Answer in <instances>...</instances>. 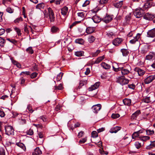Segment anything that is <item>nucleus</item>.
<instances>
[{"label":"nucleus","instance_id":"nucleus-1","mask_svg":"<svg viewBox=\"0 0 155 155\" xmlns=\"http://www.w3.org/2000/svg\"><path fill=\"white\" fill-rule=\"evenodd\" d=\"M116 82L123 86L128 84L129 82V80L125 78L124 76H122L117 78Z\"/></svg>","mask_w":155,"mask_h":155},{"label":"nucleus","instance_id":"nucleus-2","mask_svg":"<svg viewBox=\"0 0 155 155\" xmlns=\"http://www.w3.org/2000/svg\"><path fill=\"white\" fill-rule=\"evenodd\" d=\"M5 134L8 135H13L14 134V129L12 126H7L5 127Z\"/></svg>","mask_w":155,"mask_h":155},{"label":"nucleus","instance_id":"nucleus-3","mask_svg":"<svg viewBox=\"0 0 155 155\" xmlns=\"http://www.w3.org/2000/svg\"><path fill=\"white\" fill-rule=\"evenodd\" d=\"M144 10L141 8L137 9L134 12V14L137 18H140L143 16V14L144 13Z\"/></svg>","mask_w":155,"mask_h":155},{"label":"nucleus","instance_id":"nucleus-4","mask_svg":"<svg viewBox=\"0 0 155 155\" xmlns=\"http://www.w3.org/2000/svg\"><path fill=\"white\" fill-rule=\"evenodd\" d=\"M101 108V104H98L93 105L91 109L93 112L95 113H97L98 111L100 110Z\"/></svg>","mask_w":155,"mask_h":155},{"label":"nucleus","instance_id":"nucleus-5","mask_svg":"<svg viewBox=\"0 0 155 155\" xmlns=\"http://www.w3.org/2000/svg\"><path fill=\"white\" fill-rule=\"evenodd\" d=\"M150 46L148 45H146L143 47L140 50V53L142 54H145L150 49Z\"/></svg>","mask_w":155,"mask_h":155},{"label":"nucleus","instance_id":"nucleus-6","mask_svg":"<svg viewBox=\"0 0 155 155\" xmlns=\"http://www.w3.org/2000/svg\"><path fill=\"white\" fill-rule=\"evenodd\" d=\"M155 79V75H150L144 80V82L146 84H148L152 82Z\"/></svg>","mask_w":155,"mask_h":155},{"label":"nucleus","instance_id":"nucleus-7","mask_svg":"<svg viewBox=\"0 0 155 155\" xmlns=\"http://www.w3.org/2000/svg\"><path fill=\"white\" fill-rule=\"evenodd\" d=\"M45 7H45V4L44 3L42 2L39 3V9L40 10L41 12L42 11V12L43 13L45 16L46 17H47L48 15H46L45 13H46V12H45L46 11V10L45 9H44V8Z\"/></svg>","mask_w":155,"mask_h":155},{"label":"nucleus","instance_id":"nucleus-8","mask_svg":"<svg viewBox=\"0 0 155 155\" xmlns=\"http://www.w3.org/2000/svg\"><path fill=\"white\" fill-rule=\"evenodd\" d=\"M147 36L151 38H153L155 37V28H154L148 31Z\"/></svg>","mask_w":155,"mask_h":155},{"label":"nucleus","instance_id":"nucleus-9","mask_svg":"<svg viewBox=\"0 0 155 155\" xmlns=\"http://www.w3.org/2000/svg\"><path fill=\"white\" fill-rule=\"evenodd\" d=\"M112 20V18L109 15L107 14L106 16L103 18L101 19L104 22L106 23H107L110 21Z\"/></svg>","mask_w":155,"mask_h":155},{"label":"nucleus","instance_id":"nucleus-10","mask_svg":"<svg viewBox=\"0 0 155 155\" xmlns=\"http://www.w3.org/2000/svg\"><path fill=\"white\" fill-rule=\"evenodd\" d=\"M154 18V16L153 15L148 13H146L143 16L144 19L149 20H152Z\"/></svg>","mask_w":155,"mask_h":155},{"label":"nucleus","instance_id":"nucleus-11","mask_svg":"<svg viewBox=\"0 0 155 155\" xmlns=\"http://www.w3.org/2000/svg\"><path fill=\"white\" fill-rule=\"evenodd\" d=\"M100 84V82H96L94 85L89 88L88 90L89 91H92L97 88L99 86Z\"/></svg>","mask_w":155,"mask_h":155},{"label":"nucleus","instance_id":"nucleus-12","mask_svg":"<svg viewBox=\"0 0 155 155\" xmlns=\"http://www.w3.org/2000/svg\"><path fill=\"white\" fill-rule=\"evenodd\" d=\"M122 38H117L115 39L113 42V44L115 46H118L122 41Z\"/></svg>","mask_w":155,"mask_h":155},{"label":"nucleus","instance_id":"nucleus-13","mask_svg":"<svg viewBox=\"0 0 155 155\" xmlns=\"http://www.w3.org/2000/svg\"><path fill=\"white\" fill-rule=\"evenodd\" d=\"M121 128L120 127L117 126L112 127L110 129V132L111 133H117L118 131L120 130Z\"/></svg>","mask_w":155,"mask_h":155},{"label":"nucleus","instance_id":"nucleus-14","mask_svg":"<svg viewBox=\"0 0 155 155\" xmlns=\"http://www.w3.org/2000/svg\"><path fill=\"white\" fill-rule=\"evenodd\" d=\"M31 30L32 33H34L32 31V29L31 27L29 25H27L26 24L24 25V31L27 33L28 34L29 32V31Z\"/></svg>","mask_w":155,"mask_h":155},{"label":"nucleus","instance_id":"nucleus-15","mask_svg":"<svg viewBox=\"0 0 155 155\" xmlns=\"http://www.w3.org/2000/svg\"><path fill=\"white\" fill-rule=\"evenodd\" d=\"M92 19L94 23H97L100 22L101 18L96 15L92 18Z\"/></svg>","mask_w":155,"mask_h":155},{"label":"nucleus","instance_id":"nucleus-16","mask_svg":"<svg viewBox=\"0 0 155 155\" xmlns=\"http://www.w3.org/2000/svg\"><path fill=\"white\" fill-rule=\"evenodd\" d=\"M140 35V34L138 33L137 34L136 36L135 37L134 39H132L130 41V42L132 44H134L136 41H138V39L139 38Z\"/></svg>","mask_w":155,"mask_h":155},{"label":"nucleus","instance_id":"nucleus-17","mask_svg":"<svg viewBox=\"0 0 155 155\" xmlns=\"http://www.w3.org/2000/svg\"><path fill=\"white\" fill-rule=\"evenodd\" d=\"M135 71L137 72L138 75L141 76L143 75L145 73V71L139 68H135Z\"/></svg>","mask_w":155,"mask_h":155},{"label":"nucleus","instance_id":"nucleus-18","mask_svg":"<svg viewBox=\"0 0 155 155\" xmlns=\"http://www.w3.org/2000/svg\"><path fill=\"white\" fill-rule=\"evenodd\" d=\"M140 110H137L132 114L131 116V119H135L137 117V116L140 114Z\"/></svg>","mask_w":155,"mask_h":155},{"label":"nucleus","instance_id":"nucleus-19","mask_svg":"<svg viewBox=\"0 0 155 155\" xmlns=\"http://www.w3.org/2000/svg\"><path fill=\"white\" fill-rule=\"evenodd\" d=\"M120 51L122 53L123 56L126 57L129 54V51L126 49H122L120 50Z\"/></svg>","mask_w":155,"mask_h":155},{"label":"nucleus","instance_id":"nucleus-20","mask_svg":"<svg viewBox=\"0 0 155 155\" xmlns=\"http://www.w3.org/2000/svg\"><path fill=\"white\" fill-rule=\"evenodd\" d=\"M153 58H155V53H151L150 54L146 56V59L150 60Z\"/></svg>","mask_w":155,"mask_h":155},{"label":"nucleus","instance_id":"nucleus-21","mask_svg":"<svg viewBox=\"0 0 155 155\" xmlns=\"http://www.w3.org/2000/svg\"><path fill=\"white\" fill-rule=\"evenodd\" d=\"M16 145L18 147L21 148L24 151L26 150V148L25 145L22 143L17 142L16 143Z\"/></svg>","mask_w":155,"mask_h":155},{"label":"nucleus","instance_id":"nucleus-22","mask_svg":"<svg viewBox=\"0 0 155 155\" xmlns=\"http://www.w3.org/2000/svg\"><path fill=\"white\" fill-rule=\"evenodd\" d=\"M68 10V8L66 6H64L61 9V13L64 16L66 15V14Z\"/></svg>","mask_w":155,"mask_h":155},{"label":"nucleus","instance_id":"nucleus-23","mask_svg":"<svg viewBox=\"0 0 155 155\" xmlns=\"http://www.w3.org/2000/svg\"><path fill=\"white\" fill-rule=\"evenodd\" d=\"M123 102L124 105L130 106L131 103V100L129 99L126 98L123 100Z\"/></svg>","mask_w":155,"mask_h":155},{"label":"nucleus","instance_id":"nucleus-24","mask_svg":"<svg viewBox=\"0 0 155 155\" xmlns=\"http://www.w3.org/2000/svg\"><path fill=\"white\" fill-rule=\"evenodd\" d=\"M94 28H91L90 27H88L86 29V33L90 34L91 33L94 32Z\"/></svg>","mask_w":155,"mask_h":155},{"label":"nucleus","instance_id":"nucleus-25","mask_svg":"<svg viewBox=\"0 0 155 155\" xmlns=\"http://www.w3.org/2000/svg\"><path fill=\"white\" fill-rule=\"evenodd\" d=\"M75 42L79 44L83 45L84 43V41L82 38H78L75 40Z\"/></svg>","mask_w":155,"mask_h":155},{"label":"nucleus","instance_id":"nucleus-26","mask_svg":"<svg viewBox=\"0 0 155 155\" xmlns=\"http://www.w3.org/2000/svg\"><path fill=\"white\" fill-rule=\"evenodd\" d=\"M121 69V72L123 76L128 74L130 72L127 69H124L123 67Z\"/></svg>","mask_w":155,"mask_h":155},{"label":"nucleus","instance_id":"nucleus-27","mask_svg":"<svg viewBox=\"0 0 155 155\" xmlns=\"http://www.w3.org/2000/svg\"><path fill=\"white\" fill-rule=\"evenodd\" d=\"M150 142L151 143L146 147V149H150L153 147H155V141Z\"/></svg>","mask_w":155,"mask_h":155},{"label":"nucleus","instance_id":"nucleus-28","mask_svg":"<svg viewBox=\"0 0 155 155\" xmlns=\"http://www.w3.org/2000/svg\"><path fill=\"white\" fill-rule=\"evenodd\" d=\"M104 58V56L100 57L98 58L95 61L94 64H99L101 61H102Z\"/></svg>","mask_w":155,"mask_h":155},{"label":"nucleus","instance_id":"nucleus-29","mask_svg":"<svg viewBox=\"0 0 155 155\" xmlns=\"http://www.w3.org/2000/svg\"><path fill=\"white\" fill-rule=\"evenodd\" d=\"M101 66L106 69H109L110 68V65L105 62H103L101 63Z\"/></svg>","mask_w":155,"mask_h":155},{"label":"nucleus","instance_id":"nucleus-30","mask_svg":"<svg viewBox=\"0 0 155 155\" xmlns=\"http://www.w3.org/2000/svg\"><path fill=\"white\" fill-rule=\"evenodd\" d=\"M150 138L149 137L147 136H141L139 137L140 140L143 141H146L147 140L149 139Z\"/></svg>","mask_w":155,"mask_h":155},{"label":"nucleus","instance_id":"nucleus-31","mask_svg":"<svg viewBox=\"0 0 155 155\" xmlns=\"http://www.w3.org/2000/svg\"><path fill=\"white\" fill-rule=\"evenodd\" d=\"M47 120V118L46 116H45L42 115L39 117V122H40L42 121L45 122H46Z\"/></svg>","mask_w":155,"mask_h":155},{"label":"nucleus","instance_id":"nucleus-32","mask_svg":"<svg viewBox=\"0 0 155 155\" xmlns=\"http://www.w3.org/2000/svg\"><path fill=\"white\" fill-rule=\"evenodd\" d=\"M39 138H41V140L40 142L39 141V145L41 144L44 140L43 135L41 132H39Z\"/></svg>","mask_w":155,"mask_h":155},{"label":"nucleus","instance_id":"nucleus-33","mask_svg":"<svg viewBox=\"0 0 155 155\" xmlns=\"http://www.w3.org/2000/svg\"><path fill=\"white\" fill-rule=\"evenodd\" d=\"M84 52L83 51H77L75 52V55L78 57H81L84 54Z\"/></svg>","mask_w":155,"mask_h":155},{"label":"nucleus","instance_id":"nucleus-34","mask_svg":"<svg viewBox=\"0 0 155 155\" xmlns=\"http://www.w3.org/2000/svg\"><path fill=\"white\" fill-rule=\"evenodd\" d=\"M123 5V1L119 2L118 3L114 4V6L117 8H119L121 7Z\"/></svg>","mask_w":155,"mask_h":155},{"label":"nucleus","instance_id":"nucleus-35","mask_svg":"<svg viewBox=\"0 0 155 155\" xmlns=\"http://www.w3.org/2000/svg\"><path fill=\"white\" fill-rule=\"evenodd\" d=\"M63 74V73L60 72L57 75L56 77V79L58 81H60L61 79Z\"/></svg>","mask_w":155,"mask_h":155},{"label":"nucleus","instance_id":"nucleus-36","mask_svg":"<svg viewBox=\"0 0 155 155\" xmlns=\"http://www.w3.org/2000/svg\"><path fill=\"white\" fill-rule=\"evenodd\" d=\"M14 30L16 31L17 34L18 36H21V30L18 28L17 27H15L14 28Z\"/></svg>","mask_w":155,"mask_h":155},{"label":"nucleus","instance_id":"nucleus-37","mask_svg":"<svg viewBox=\"0 0 155 155\" xmlns=\"http://www.w3.org/2000/svg\"><path fill=\"white\" fill-rule=\"evenodd\" d=\"M95 38L93 36H89L88 38V41L90 43H92L94 41Z\"/></svg>","mask_w":155,"mask_h":155},{"label":"nucleus","instance_id":"nucleus-38","mask_svg":"<svg viewBox=\"0 0 155 155\" xmlns=\"http://www.w3.org/2000/svg\"><path fill=\"white\" fill-rule=\"evenodd\" d=\"M146 134L147 135H152L154 133L153 130H151L148 129L146 130Z\"/></svg>","mask_w":155,"mask_h":155},{"label":"nucleus","instance_id":"nucleus-39","mask_svg":"<svg viewBox=\"0 0 155 155\" xmlns=\"http://www.w3.org/2000/svg\"><path fill=\"white\" fill-rule=\"evenodd\" d=\"M32 155H39V147H37L32 153Z\"/></svg>","mask_w":155,"mask_h":155},{"label":"nucleus","instance_id":"nucleus-40","mask_svg":"<svg viewBox=\"0 0 155 155\" xmlns=\"http://www.w3.org/2000/svg\"><path fill=\"white\" fill-rule=\"evenodd\" d=\"M6 11L9 13H12L14 12V9L10 7H8L6 9Z\"/></svg>","mask_w":155,"mask_h":155},{"label":"nucleus","instance_id":"nucleus-41","mask_svg":"<svg viewBox=\"0 0 155 155\" xmlns=\"http://www.w3.org/2000/svg\"><path fill=\"white\" fill-rule=\"evenodd\" d=\"M85 83V81H81L79 83V86L78 87L77 89H80L81 87L83 86Z\"/></svg>","mask_w":155,"mask_h":155},{"label":"nucleus","instance_id":"nucleus-42","mask_svg":"<svg viewBox=\"0 0 155 155\" xmlns=\"http://www.w3.org/2000/svg\"><path fill=\"white\" fill-rule=\"evenodd\" d=\"M134 145L136 148L137 149L140 148L141 147V143H139L138 141L136 142Z\"/></svg>","mask_w":155,"mask_h":155},{"label":"nucleus","instance_id":"nucleus-43","mask_svg":"<svg viewBox=\"0 0 155 155\" xmlns=\"http://www.w3.org/2000/svg\"><path fill=\"white\" fill-rule=\"evenodd\" d=\"M87 140V137H85L80 139L79 141V143L80 144L84 143H85Z\"/></svg>","mask_w":155,"mask_h":155},{"label":"nucleus","instance_id":"nucleus-44","mask_svg":"<svg viewBox=\"0 0 155 155\" xmlns=\"http://www.w3.org/2000/svg\"><path fill=\"white\" fill-rule=\"evenodd\" d=\"M26 51L28 53L31 54H33L34 52L31 47H29L26 49Z\"/></svg>","mask_w":155,"mask_h":155},{"label":"nucleus","instance_id":"nucleus-45","mask_svg":"<svg viewBox=\"0 0 155 155\" xmlns=\"http://www.w3.org/2000/svg\"><path fill=\"white\" fill-rule=\"evenodd\" d=\"M120 117V115L118 113L116 114H113L111 115V117L114 119H116Z\"/></svg>","mask_w":155,"mask_h":155},{"label":"nucleus","instance_id":"nucleus-46","mask_svg":"<svg viewBox=\"0 0 155 155\" xmlns=\"http://www.w3.org/2000/svg\"><path fill=\"white\" fill-rule=\"evenodd\" d=\"M91 136L94 138H96L98 136V134L96 131H94L91 133Z\"/></svg>","mask_w":155,"mask_h":155},{"label":"nucleus","instance_id":"nucleus-47","mask_svg":"<svg viewBox=\"0 0 155 155\" xmlns=\"http://www.w3.org/2000/svg\"><path fill=\"white\" fill-rule=\"evenodd\" d=\"M5 43V41L2 38L0 37V46H3Z\"/></svg>","mask_w":155,"mask_h":155},{"label":"nucleus","instance_id":"nucleus-48","mask_svg":"<svg viewBox=\"0 0 155 155\" xmlns=\"http://www.w3.org/2000/svg\"><path fill=\"white\" fill-rule=\"evenodd\" d=\"M58 30V28L55 26L52 27L51 29V31L53 33L57 32Z\"/></svg>","mask_w":155,"mask_h":155},{"label":"nucleus","instance_id":"nucleus-49","mask_svg":"<svg viewBox=\"0 0 155 155\" xmlns=\"http://www.w3.org/2000/svg\"><path fill=\"white\" fill-rule=\"evenodd\" d=\"M48 12L49 16H53V15H54V13L53 11L52 10V9L51 8H48Z\"/></svg>","mask_w":155,"mask_h":155},{"label":"nucleus","instance_id":"nucleus-50","mask_svg":"<svg viewBox=\"0 0 155 155\" xmlns=\"http://www.w3.org/2000/svg\"><path fill=\"white\" fill-rule=\"evenodd\" d=\"M55 90H61L63 89V87L61 84H60L58 86H55Z\"/></svg>","mask_w":155,"mask_h":155},{"label":"nucleus","instance_id":"nucleus-51","mask_svg":"<svg viewBox=\"0 0 155 155\" xmlns=\"http://www.w3.org/2000/svg\"><path fill=\"white\" fill-rule=\"evenodd\" d=\"M101 51L100 50H97L96 52L93 53L92 54V56L96 57L100 52Z\"/></svg>","mask_w":155,"mask_h":155},{"label":"nucleus","instance_id":"nucleus-52","mask_svg":"<svg viewBox=\"0 0 155 155\" xmlns=\"http://www.w3.org/2000/svg\"><path fill=\"white\" fill-rule=\"evenodd\" d=\"M6 39L10 42L14 44L17 43V41L14 39H10L9 38H7Z\"/></svg>","mask_w":155,"mask_h":155},{"label":"nucleus","instance_id":"nucleus-53","mask_svg":"<svg viewBox=\"0 0 155 155\" xmlns=\"http://www.w3.org/2000/svg\"><path fill=\"white\" fill-rule=\"evenodd\" d=\"M22 21V18L21 17H20L19 18H18L14 21L15 23H19L20 21Z\"/></svg>","mask_w":155,"mask_h":155},{"label":"nucleus","instance_id":"nucleus-54","mask_svg":"<svg viewBox=\"0 0 155 155\" xmlns=\"http://www.w3.org/2000/svg\"><path fill=\"white\" fill-rule=\"evenodd\" d=\"M139 136V134L137 133V132H135L132 134V139H135L136 138V137H137Z\"/></svg>","mask_w":155,"mask_h":155},{"label":"nucleus","instance_id":"nucleus-55","mask_svg":"<svg viewBox=\"0 0 155 155\" xmlns=\"http://www.w3.org/2000/svg\"><path fill=\"white\" fill-rule=\"evenodd\" d=\"M0 155H5V150L3 148H0Z\"/></svg>","mask_w":155,"mask_h":155},{"label":"nucleus","instance_id":"nucleus-56","mask_svg":"<svg viewBox=\"0 0 155 155\" xmlns=\"http://www.w3.org/2000/svg\"><path fill=\"white\" fill-rule=\"evenodd\" d=\"M143 101L144 102L148 103L150 102V97H147L143 99Z\"/></svg>","mask_w":155,"mask_h":155},{"label":"nucleus","instance_id":"nucleus-57","mask_svg":"<svg viewBox=\"0 0 155 155\" xmlns=\"http://www.w3.org/2000/svg\"><path fill=\"white\" fill-rule=\"evenodd\" d=\"M30 74V73L29 71H22L20 73V75H23V74H24L25 75H29Z\"/></svg>","mask_w":155,"mask_h":155},{"label":"nucleus","instance_id":"nucleus-58","mask_svg":"<svg viewBox=\"0 0 155 155\" xmlns=\"http://www.w3.org/2000/svg\"><path fill=\"white\" fill-rule=\"evenodd\" d=\"M26 133L27 134L31 135L33 134V131L32 130L30 129L26 132Z\"/></svg>","mask_w":155,"mask_h":155},{"label":"nucleus","instance_id":"nucleus-59","mask_svg":"<svg viewBox=\"0 0 155 155\" xmlns=\"http://www.w3.org/2000/svg\"><path fill=\"white\" fill-rule=\"evenodd\" d=\"M5 115V114L2 110L0 109V116L1 117H4Z\"/></svg>","mask_w":155,"mask_h":155},{"label":"nucleus","instance_id":"nucleus-60","mask_svg":"<svg viewBox=\"0 0 155 155\" xmlns=\"http://www.w3.org/2000/svg\"><path fill=\"white\" fill-rule=\"evenodd\" d=\"M37 75L38 73L36 72H33L31 74V78H35L37 76Z\"/></svg>","mask_w":155,"mask_h":155},{"label":"nucleus","instance_id":"nucleus-61","mask_svg":"<svg viewBox=\"0 0 155 155\" xmlns=\"http://www.w3.org/2000/svg\"><path fill=\"white\" fill-rule=\"evenodd\" d=\"M108 0H100L99 3L100 4H104L107 3Z\"/></svg>","mask_w":155,"mask_h":155},{"label":"nucleus","instance_id":"nucleus-62","mask_svg":"<svg viewBox=\"0 0 155 155\" xmlns=\"http://www.w3.org/2000/svg\"><path fill=\"white\" fill-rule=\"evenodd\" d=\"M90 2L89 1L86 0L84 2L82 6L83 7H85L87 6V5L89 4Z\"/></svg>","mask_w":155,"mask_h":155},{"label":"nucleus","instance_id":"nucleus-63","mask_svg":"<svg viewBox=\"0 0 155 155\" xmlns=\"http://www.w3.org/2000/svg\"><path fill=\"white\" fill-rule=\"evenodd\" d=\"M113 68L115 72H117L118 71H121L122 68L121 67H119L117 68H115L114 66H113Z\"/></svg>","mask_w":155,"mask_h":155},{"label":"nucleus","instance_id":"nucleus-64","mask_svg":"<svg viewBox=\"0 0 155 155\" xmlns=\"http://www.w3.org/2000/svg\"><path fill=\"white\" fill-rule=\"evenodd\" d=\"M135 85L134 84H128V87L129 88L132 89H134L135 87Z\"/></svg>","mask_w":155,"mask_h":155}]
</instances>
